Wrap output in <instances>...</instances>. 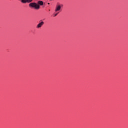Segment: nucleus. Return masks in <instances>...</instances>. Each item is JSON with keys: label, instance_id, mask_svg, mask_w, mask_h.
<instances>
[{"label": "nucleus", "instance_id": "4", "mask_svg": "<svg viewBox=\"0 0 128 128\" xmlns=\"http://www.w3.org/2000/svg\"><path fill=\"white\" fill-rule=\"evenodd\" d=\"M38 6H43L44 5V2L42 1L39 0L38 2Z\"/></svg>", "mask_w": 128, "mask_h": 128}, {"label": "nucleus", "instance_id": "6", "mask_svg": "<svg viewBox=\"0 0 128 128\" xmlns=\"http://www.w3.org/2000/svg\"><path fill=\"white\" fill-rule=\"evenodd\" d=\"M33 0H28V4H30Z\"/></svg>", "mask_w": 128, "mask_h": 128}, {"label": "nucleus", "instance_id": "2", "mask_svg": "<svg viewBox=\"0 0 128 128\" xmlns=\"http://www.w3.org/2000/svg\"><path fill=\"white\" fill-rule=\"evenodd\" d=\"M62 6H64V5L62 4L56 6V8L55 9V12H58L59 10H60V8Z\"/></svg>", "mask_w": 128, "mask_h": 128}, {"label": "nucleus", "instance_id": "8", "mask_svg": "<svg viewBox=\"0 0 128 128\" xmlns=\"http://www.w3.org/2000/svg\"><path fill=\"white\" fill-rule=\"evenodd\" d=\"M48 4H50V3H48Z\"/></svg>", "mask_w": 128, "mask_h": 128}, {"label": "nucleus", "instance_id": "7", "mask_svg": "<svg viewBox=\"0 0 128 128\" xmlns=\"http://www.w3.org/2000/svg\"><path fill=\"white\" fill-rule=\"evenodd\" d=\"M58 16V13L57 14H56L54 16Z\"/></svg>", "mask_w": 128, "mask_h": 128}, {"label": "nucleus", "instance_id": "3", "mask_svg": "<svg viewBox=\"0 0 128 128\" xmlns=\"http://www.w3.org/2000/svg\"><path fill=\"white\" fill-rule=\"evenodd\" d=\"M44 24V21H42L38 24H37L36 28H42Z\"/></svg>", "mask_w": 128, "mask_h": 128}, {"label": "nucleus", "instance_id": "5", "mask_svg": "<svg viewBox=\"0 0 128 128\" xmlns=\"http://www.w3.org/2000/svg\"><path fill=\"white\" fill-rule=\"evenodd\" d=\"M21 2H22V4H26L28 3V0H21Z\"/></svg>", "mask_w": 128, "mask_h": 128}, {"label": "nucleus", "instance_id": "1", "mask_svg": "<svg viewBox=\"0 0 128 128\" xmlns=\"http://www.w3.org/2000/svg\"><path fill=\"white\" fill-rule=\"evenodd\" d=\"M30 8H32L35 10H40V6L36 2H31L29 4Z\"/></svg>", "mask_w": 128, "mask_h": 128}]
</instances>
